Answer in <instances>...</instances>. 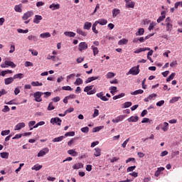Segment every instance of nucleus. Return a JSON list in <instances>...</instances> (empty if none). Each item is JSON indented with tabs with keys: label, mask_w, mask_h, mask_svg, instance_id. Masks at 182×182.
Listing matches in <instances>:
<instances>
[{
	"label": "nucleus",
	"mask_w": 182,
	"mask_h": 182,
	"mask_svg": "<svg viewBox=\"0 0 182 182\" xmlns=\"http://www.w3.org/2000/svg\"><path fill=\"white\" fill-rule=\"evenodd\" d=\"M129 43V40L127 38H122L118 42V45H127Z\"/></svg>",
	"instance_id": "nucleus-36"
},
{
	"label": "nucleus",
	"mask_w": 182,
	"mask_h": 182,
	"mask_svg": "<svg viewBox=\"0 0 182 182\" xmlns=\"http://www.w3.org/2000/svg\"><path fill=\"white\" fill-rule=\"evenodd\" d=\"M151 120L149 118H143L141 123H151Z\"/></svg>",
	"instance_id": "nucleus-64"
},
{
	"label": "nucleus",
	"mask_w": 182,
	"mask_h": 182,
	"mask_svg": "<svg viewBox=\"0 0 182 182\" xmlns=\"http://www.w3.org/2000/svg\"><path fill=\"white\" fill-rule=\"evenodd\" d=\"M25 126L26 124L24 122H20L16 125L14 130H21V129H23Z\"/></svg>",
	"instance_id": "nucleus-20"
},
{
	"label": "nucleus",
	"mask_w": 182,
	"mask_h": 182,
	"mask_svg": "<svg viewBox=\"0 0 182 182\" xmlns=\"http://www.w3.org/2000/svg\"><path fill=\"white\" fill-rule=\"evenodd\" d=\"M127 122L129 123H136V122H139V117L138 116H132L129 118L127 119Z\"/></svg>",
	"instance_id": "nucleus-12"
},
{
	"label": "nucleus",
	"mask_w": 182,
	"mask_h": 182,
	"mask_svg": "<svg viewBox=\"0 0 182 182\" xmlns=\"http://www.w3.org/2000/svg\"><path fill=\"white\" fill-rule=\"evenodd\" d=\"M49 9H51V11H56V9H60V4H55L54 3H53L51 5L49 6Z\"/></svg>",
	"instance_id": "nucleus-15"
},
{
	"label": "nucleus",
	"mask_w": 182,
	"mask_h": 182,
	"mask_svg": "<svg viewBox=\"0 0 182 182\" xmlns=\"http://www.w3.org/2000/svg\"><path fill=\"white\" fill-rule=\"evenodd\" d=\"M155 26H157V23H156L155 21L151 22L149 24V26L148 28L149 31H153V29H154Z\"/></svg>",
	"instance_id": "nucleus-34"
},
{
	"label": "nucleus",
	"mask_w": 182,
	"mask_h": 182,
	"mask_svg": "<svg viewBox=\"0 0 182 182\" xmlns=\"http://www.w3.org/2000/svg\"><path fill=\"white\" fill-rule=\"evenodd\" d=\"M86 49H87V44L86 43V42H82L79 44L78 50H80V52H82V50H86Z\"/></svg>",
	"instance_id": "nucleus-9"
},
{
	"label": "nucleus",
	"mask_w": 182,
	"mask_h": 182,
	"mask_svg": "<svg viewBox=\"0 0 182 182\" xmlns=\"http://www.w3.org/2000/svg\"><path fill=\"white\" fill-rule=\"evenodd\" d=\"M97 25H101L102 26H105V25H107V20L104 18H100L97 21H95Z\"/></svg>",
	"instance_id": "nucleus-10"
},
{
	"label": "nucleus",
	"mask_w": 182,
	"mask_h": 182,
	"mask_svg": "<svg viewBox=\"0 0 182 182\" xmlns=\"http://www.w3.org/2000/svg\"><path fill=\"white\" fill-rule=\"evenodd\" d=\"M14 77H9L6 79H4V84L6 85H11V83H14Z\"/></svg>",
	"instance_id": "nucleus-17"
},
{
	"label": "nucleus",
	"mask_w": 182,
	"mask_h": 182,
	"mask_svg": "<svg viewBox=\"0 0 182 182\" xmlns=\"http://www.w3.org/2000/svg\"><path fill=\"white\" fill-rule=\"evenodd\" d=\"M21 93V87H17L14 90V95L16 96H18Z\"/></svg>",
	"instance_id": "nucleus-57"
},
{
	"label": "nucleus",
	"mask_w": 182,
	"mask_h": 182,
	"mask_svg": "<svg viewBox=\"0 0 182 182\" xmlns=\"http://www.w3.org/2000/svg\"><path fill=\"white\" fill-rule=\"evenodd\" d=\"M42 19H43L42 16H41V15H36L34 16L33 22V23L38 24V23H41V21H42Z\"/></svg>",
	"instance_id": "nucleus-13"
},
{
	"label": "nucleus",
	"mask_w": 182,
	"mask_h": 182,
	"mask_svg": "<svg viewBox=\"0 0 182 182\" xmlns=\"http://www.w3.org/2000/svg\"><path fill=\"white\" fill-rule=\"evenodd\" d=\"M90 28H92V23L86 21L84 23L83 29H85V31H90Z\"/></svg>",
	"instance_id": "nucleus-21"
},
{
	"label": "nucleus",
	"mask_w": 182,
	"mask_h": 182,
	"mask_svg": "<svg viewBox=\"0 0 182 182\" xmlns=\"http://www.w3.org/2000/svg\"><path fill=\"white\" fill-rule=\"evenodd\" d=\"M17 32L18 33H28V32H29V30H28V29L23 30L22 28H18Z\"/></svg>",
	"instance_id": "nucleus-54"
},
{
	"label": "nucleus",
	"mask_w": 182,
	"mask_h": 182,
	"mask_svg": "<svg viewBox=\"0 0 182 182\" xmlns=\"http://www.w3.org/2000/svg\"><path fill=\"white\" fill-rule=\"evenodd\" d=\"M165 26L166 32H171L173 31V21L170 17H167L165 19Z\"/></svg>",
	"instance_id": "nucleus-1"
},
{
	"label": "nucleus",
	"mask_w": 182,
	"mask_h": 182,
	"mask_svg": "<svg viewBox=\"0 0 182 182\" xmlns=\"http://www.w3.org/2000/svg\"><path fill=\"white\" fill-rule=\"evenodd\" d=\"M42 95H43V92L39 91L36 92L33 94V97L35 98L36 102L38 103H41V102H42Z\"/></svg>",
	"instance_id": "nucleus-4"
},
{
	"label": "nucleus",
	"mask_w": 182,
	"mask_h": 182,
	"mask_svg": "<svg viewBox=\"0 0 182 182\" xmlns=\"http://www.w3.org/2000/svg\"><path fill=\"white\" fill-rule=\"evenodd\" d=\"M27 39L28 41H33L34 42H36L38 41V37L35 36L30 35L27 37Z\"/></svg>",
	"instance_id": "nucleus-45"
},
{
	"label": "nucleus",
	"mask_w": 182,
	"mask_h": 182,
	"mask_svg": "<svg viewBox=\"0 0 182 182\" xmlns=\"http://www.w3.org/2000/svg\"><path fill=\"white\" fill-rule=\"evenodd\" d=\"M136 169V166H129L127 168V173H130V171H133L134 170Z\"/></svg>",
	"instance_id": "nucleus-62"
},
{
	"label": "nucleus",
	"mask_w": 182,
	"mask_h": 182,
	"mask_svg": "<svg viewBox=\"0 0 182 182\" xmlns=\"http://www.w3.org/2000/svg\"><path fill=\"white\" fill-rule=\"evenodd\" d=\"M68 154H70V156H73V157L77 156V152L76 151V149H70L68 151Z\"/></svg>",
	"instance_id": "nucleus-24"
},
{
	"label": "nucleus",
	"mask_w": 182,
	"mask_h": 182,
	"mask_svg": "<svg viewBox=\"0 0 182 182\" xmlns=\"http://www.w3.org/2000/svg\"><path fill=\"white\" fill-rule=\"evenodd\" d=\"M94 85H88L84 88V92L87 93V95H95L96 93V90L93 89ZM93 89V90H92Z\"/></svg>",
	"instance_id": "nucleus-3"
},
{
	"label": "nucleus",
	"mask_w": 182,
	"mask_h": 182,
	"mask_svg": "<svg viewBox=\"0 0 182 182\" xmlns=\"http://www.w3.org/2000/svg\"><path fill=\"white\" fill-rule=\"evenodd\" d=\"M81 132L82 133H89V128L87 127L81 128Z\"/></svg>",
	"instance_id": "nucleus-63"
},
{
	"label": "nucleus",
	"mask_w": 182,
	"mask_h": 182,
	"mask_svg": "<svg viewBox=\"0 0 182 182\" xmlns=\"http://www.w3.org/2000/svg\"><path fill=\"white\" fill-rule=\"evenodd\" d=\"M47 109H48L49 112H50V110L55 109V107L53 106V102H50V103L48 104V106Z\"/></svg>",
	"instance_id": "nucleus-55"
},
{
	"label": "nucleus",
	"mask_w": 182,
	"mask_h": 182,
	"mask_svg": "<svg viewBox=\"0 0 182 182\" xmlns=\"http://www.w3.org/2000/svg\"><path fill=\"white\" fill-rule=\"evenodd\" d=\"M144 92V91L143 90H137L134 92H132L130 94L132 96H136V95H143Z\"/></svg>",
	"instance_id": "nucleus-28"
},
{
	"label": "nucleus",
	"mask_w": 182,
	"mask_h": 182,
	"mask_svg": "<svg viewBox=\"0 0 182 182\" xmlns=\"http://www.w3.org/2000/svg\"><path fill=\"white\" fill-rule=\"evenodd\" d=\"M9 110H11V109H9V107H8L7 105H5L4 108L1 110V112H3V113H8Z\"/></svg>",
	"instance_id": "nucleus-60"
},
{
	"label": "nucleus",
	"mask_w": 182,
	"mask_h": 182,
	"mask_svg": "<svg viewBox=\"0 0 182 182\" xmlns=\"http://www.w3.org/2000/svg\"><path fill=\"white\" fill-rule=\"evenodd\" d=\"M63 139H65V136H60L54 138L53 139V143H59V141H62V140H63Z\"/></svg>",
	"instance_id": "nucleus-32"
},
{
	"label": "nucleus",
	"mask_w": 182,
	"mask_h": 182,
	"mask_svg": "<svg viewBox=\"0 0 182 182\" xmlns=\"http://www.w3.org/2000/svg\"><path fill=\"white\" fill-rule=\"evenodd\" d=\"M161 171H164V167H159L157 168L154 173L155 177H159Z\"/></svg>",
	"instance_id": "nucleus-27"
},
{
	"label": "nucleus",
	"mask_w": 182,
	"mask_h": 182,
	"mask_svg": "<svg viewBox=\"0 0 182 182\" xmlns=\"http://www.w3.org/2000/svg\"><path fill=\"white\" fill-rule=\"evenodd\" d=\"M5 63H6L7 68L9 66H10V68H16V65H15V63H14V62H12V61L5 60Z\"/></svg>",
	"instance_id": "nucleus-29"
},
{
	"label": "nucleus",
	"mask_w": 182,
	"mask_h": 182,
	"mask_svg": "<svg viewBox=\"0 0 182 182\" xmlns=\"http://www.w3.org/2000/svg\"><path fill=\"white\" fill-rule=\"evenodd\" d=\"M97 79H99V77H90L85 81V83L87 85V83L93 82V80H97Z\"/></svg>",
	"instance_id": "nucleus-26"
},
{
	"label": "nucleus",
	"mask_w": 182,
	"mask_h": 182,
	"mask_svg": "<svg viewBox=\"0 0 182 182\" xmlns=\"http://www.w3.org/2000/svg\"><path fill=\"white\" fill-rule=\"evenodd\" d=\"M140 73V65H136L134 67H132L128 73H127V76H129V75H133L134 76H136Z\"/></svg>",
	"instance_id": "nucleus-2"
},
{
	"label": "nucleus",
	"mask_w": 182,
	"mask_h": 182,
	"mask_svg": "<svg viewBox=\"0 0 182 182\" xmlns=\"http://www.w3.org/2000/svg\"><path fill=\"white\" fill-rule=\"evenodd\" d=\"M74 85H75V86H80V85H83V80H82L80 77L77 78L74 82Z\"/></svg>",
	"instance_id": "nucleus-30"
},
{
	"label": "nucleus",
	"mask_w": 182,
	"mask_h": 182,
	"mask_svg": "<svg viewBox=\"0 0 182 182\" xmlns=\"http://www.w3.org/2000/svg\"><path fill=\"white\" fill-rule=\"evenodd\" d=\"M73 170H79V168H83V164L77 163L73 166Z\"/></svg>",
	"instance_id": "nucleus-25"
},
{
	"label": "nucleus",
	"mask_w": 182,
	"mask_h": 182,
	"mask_svg": "<svg viewBox=\"0 0 182 182\" xmlns=\"http://www.w3.org/2000/svg\"><path fill=\"white\" fill-rule=\"evenodd\" d=\"M133 105L132 102H126L122 105V109H127V107H130Z\"/></svg>",
	"instance_id": "nucleus-33"
},
{
	"label": "nucleus",
	"mask_w": 182,
	"mask_h": 182,
	"mask_svg": "<svg viewBox=\"0 0 182 182\" xmlns=\"http://www.w3.org/2000/svg\"><path fill=\"white\" fill-rule=\"evenodd\" d=\"M75 136V132H70L65 134L64 137H73Z\"/></svg>",
	"instance_id": "nucleus-53"
},
{
	"label": "nucleus",
	"mask_w": 182,
	"mask_h": 182,
	"mask_svg": "<svg viewBox=\"0 0 182 182\" xmlns=\"http://www.w3.org/2000/svg\"><path fill=\"white\" fill-rule=\"evenodd\" d=\"M28 52L31 53V55H33V56H38V51L36 50H33V49H28Z\"/></svg>",
	"instance_id": "nucleus-52"
},
{
	"label": "nucleus",
	"mask_w": 182,
	"mask_h": 182,
	"mask_svg": "<svg viewBox=\"0 0 182 182\" xmlns=\"http://www.w3.org/2000/svg\"><path fill=\"white\" fill-rule=\"evenodd\" d=\"M166 19V12L164 11L161 13V16L158 18L156 20L158 23H160V22H163Z\"/></svg>",
	"instance_id": "nucleus-11"
},
{
	"label": "nucleus",
	"mask_w": 182,
	"mask_h": 182,
	"mask_svg": "<svg viewBox=\"0 0 182 182\" xmlns=\"http://www.w3.org/2000/svg\"><path fill=\"white\" fill-rule=\"evenodd\" d=\"M9 133H11V130L8 129V130L1 131V136H8Z\"/></svg>",
	"instance_id": "nucleus-58"
},
{
	"label": "nucleus",
	"mask_w": 182,
	"mask_h": 182,
	"mask_svg": "<svg viewBox=\"0 0 182 182\" xmlns=\"http://www.w3.org/2000/svg\"><path fill=\"white\" fill-rule=\"evenodd\" d=\"M97 97H98V99H100L101 100H102V102H108L109 98H107L106 96H105V93L103 92H100L96 94Z\"/></svg>",
	"instance_id": "nucleus-7"
},
{
	"label": "nucleus",
	"mask_w": 182,
	"mask_h": 182,
	"mask_svg": "<svg viewBox=\"0 0 182 182\" xmlns=\"http://www.w3.org/2000/svg\"><path fill=\"white\" fill-rule=\"evenodd\" d=\"M110 93L114 96L116 92H117V87H109Z\"/></svg>",
	"instance_id": "nucleus-42"
},
{
	"label": "nucleus",
	"mask_w": 182,
	"mask_h": 182,
	"mask_svg": "<svg viewBox=\"0 0 182 182\" xmlns=\"http://www.w3.org/2000/svg\"><path fill=\"white\" fill-rule=\"evenodd\" d=\"M104 128H105L104 126L96 127L93 128L92 133H97L100 130H102Z\"/></svg>",
	"instance_id": "nucleus-40"
},
{
	"label": "nucleus",
	"mask_w": 182,
	"mask_h": 182,
	"mask_svg": "<svg viewBox=\"0 0 182 182\" xmlns=\"http://www.w3.org/2000/svg\"><path fill=\"white\" fill-rule=\"evenodd\" d=\"M119 14H120V11L118 9H114L112 10V16L114 18H116V16H117V15H119Z\"/></svg>",
	"instance_id": "nucleus-39"
},
{
	"label": "nucleus",
	"mask_w": 182,
	"mask_h": 182,
	"mask_svg": "<svg viewBox=\"0 0 182 182\" xmlns=\"http://www.w3.org/2000/svg\"><path fill=\"white\" fill-rule=\"evenodd\" d=\"M50 36L51 35L49 32H46L40 34V38H41V39H46L48 38H50Z\"/></svg>",
	"instance_id": "nucleus-23"
},
{
	"label": "nucleus",
	"mask_w": 182,
	"mask_h": 182,
	"mask_svg": "<svg viewBox=\"0 0 182 182\" xmlns=\"http://www.w3.org/2000/svg\"><path fill=\"white\" fill-rule=\"evenodd\" d=\"M153 97H157V94L153 93L149 95L147 97L144 98V102H150V100H153Z\"/></svg>",
	"instance_id": "nucleus-19"
},
{
	"label": "nucleus",
	"mask_w": 182,
	"mask_h": 182,
	"mask_svg": "<svg viewBox=\"0 0 182 182\" xmlns=\"http://www.w3.org/2000/svg\"><path fill=\"white\" fill-rule=\"evenodd\" d=\"M124 115H119L115 119H112L113 123H119V122H122L124 119Z\"/></svg>",
	"instance_id": "nucleus-14"
},
{
	"label": "nucleus",
	"mask_w": 182,
	"mask_h": 182,
	"mask_svg": "<svg viewBox=\"0 0 182 182\" xmlns=\"http://www.w3.org/2000/svg\"><path fill=\"white\" fill-rule=\"evenodd\" d=\"M13 78L14 79H23V74L18 73L14 75Z\"/></svg>",
	"instance_id": "nucleus-44"
},
{
	"label": "nucleus",
	"mask_w": 182,
	"mask_h": 182,
	"mask_svg": "<svg viewBox=\"0 0 182 182\" xmlns=\"http://www.w3.org/2000/svg\"><path fill=\"white\" fill-rule=\"evenodd\" d=\"M50 123L51 124H58V126H60V124H62V119L59 117L52 118L50 119Z\"/></svg>",
	"instance_id": "nucleus-8"
},
{
	"label": "nucleus",
	"mask_w": 182,
	"mask_h": 182,
	"mask_svg": "<svg viewBox=\"0 0 182 182\" xmlns=\"http://www.w3.org/2000/svg\"><path fill=\"white\" fill-rule=\"evenodd\" d=\"M159 126H161V130H163V132H167L168 130V122H165L163 124H159Z\"/></svg>",
	"instance_id": "nucleus-16"
},
{
	"label": "nucleus",
	"mask_w": 182,
	"mask_h": 182,
	"mask_svg": "<svg viewBox=\"0 0 182 182\" xmlns=\"http://www.w3.org/2000/svg\"><path fill=\"white\" fill-rule=\"evenodd\" d=\"M43 84H42V82H39V81H33L31 82V85H33V87H36V86H43Z\"/></svg>",
	"instance_id": "nucleus-46"
},
{
	"label": "nucleus",
	"mask_w": 182,
	"mask_h": 182,
	"mask_svg": "<svg viewBox=\"0 0 182 182\" xmlns=\"http://www.w3.org/2000/svg\"><path fill=\"white\" fill-rule=\"evenodd\" d=\"M0 156L1 157V159H8V157H9V153L1 152L0 153Z\"/></svg>",
	"instance_id": "nucleus-43"
},
{
	"label": "nucleus",
	"mask_w": 182,
	"mask_h": 182,
	"mask_svg": "<svg viewBox=\"0 0 182 182\" xmlns=\"http://www.w3.org/2000/svg\"><path fill=\"white\" fill-rule=\"evenodd\" d=\"M77 33L78 35H81L82 36H86V32L83 31L81 28H77L76 30Z\"/></svg>",
	"instance_id": "nucleus-41"
},
{
	"label": "nucleus",
	"mask_w": 182,
	"mask_h": 182,
	"mask_svg": "<svg viewBox=\"0 0 182 182\" xmlns=\"http://www.w3.org/2000/svg\"><path fill=\"white\" fill-rule=\"evenodd\" d=\"M63 90H68L70 92H72L73 90V88H72L70 86H63L62 87Z\"/></svg>",
	"instance_id": "nucleus-59"
},
{
	"label": "nucleus",
	"mask_w": 182,
	"mask_h": 182,
	"mask_svg": "<svg viewBox=\"0 0 182 182\" xmlns=\"http://www.w3.org/2000/svg\"><path fill=\"white\" fill-rule=\"evenodd\" d=\"M49 153V148L46 147L43 149H41L38 153V157H43V156H46Z\"/></svg>",
	"instance_id": "nucleus-5"
},
{
	"label": "nucleus",
	"mask_w": 182,
	"mask_h": 182,
	"mask_svg": "<svg viewBox=\"0 0 182 182\" xmlns=\"http://www.w3.org/2000/svg\"><path fill=\"white\" fill-rule=\"evenodd\" d=\"M97 26V24L95 22H94L92 26V31L95 33V35H97V33H99V31L96 29Z\"/></svg>",
	"instance_id": "nucleus-38"
},
{
	"label": "nucleus",
	"mask_w": 182,
	"mask_h": 182,
	"mask_svg": "<svg viewBox=\"0 0 182 182\" xmlns=\"http://www.w3.org/2000/svg\"><path fill=\"white\" fill-rule=\"evenodd\" d=\"M14 11L18 13L22 12V4L16 5L14 6Z\"/></svg>",
	"instance_id": "nucleus-35"
},
{
	"label": "nucleus",
	"mask_w": 182,
	"mask_h": 182,
	"mask_svg": "<svg viewBox=\"0 0 182 182\" xmlns=\"http://www.w3.org/2000/svg\"><path fill=\"white\" fill-rule=\"evenodd\" d=\"M94 156L95 157H100V156H102V149H100V148H95Z\"/></svg>",
	"instance_id": "nucleus-18"
},
{
	"label": "nucleus",
	"mask_w": 182,
	"mask_h": 182,
	"mask_svg": "<svg viewBox=\"0 0 182 182\" xmlns=\"http://www.w3.org/2000/svg\"><path fill=\"white\" fill-rule=\"evenodd\" d=\"M92 49L93 50V55L94 56H96V55H97V53H99V50L97 49V47H95L94 46H92Z\"/></svg>",
	"instance_id": "nucleus-51"
},
{
	"label": "nucleus",
	"mask_w": 182,
	"mask_h": 182,
	"mask_svg": "<svg viewBox=\"0 0 182 182\" xmlns=\"http://www.w3.org/2000/svg\"><path fill=\"white\" fill-rule=\"evenodd\" d=\"M97 116H99V109H94V113L92 114V117H97Z\"/></svg>",
	"instance_id": "nucleus-61"
},
{
	"label": "nucleus",
	"mask_w": 182,
	"mask_h": 182,
	"mask_svg": "<svg viewBox=\"0 0 182 182\" xmlns=\"http://www.w3.org/2000/svg\"><path fill=\"white\" fill-rule=\"evenodd\" d=\"M174 76H176V73H172L166 79V82H171V80H173L174 79Z\"/></svg>",
	"instance_id": "nucleus-48"
},
{
	"label": "nucleus",
	"mask_w": 182,
	"mask_h": 182,
	"mask_svg": "<svg viewBox=\"0 0 182 182\" xmlns=\"http://www.w3.org/2000/svg\"><path fill=\"white\" fill-rule=\"evenodd\" d=\"M134 1H129L126 4V6H127V8H134Z\"/></svg>",
	"instance_id": "nucleus-49"
},
{
	"label": "nucleus",
	"mask_w": 182,
	"mask_h": 182,
	"mask_svg": "<svg viewBox=\"0 0 182 182\" xmlns=\"http://www.w3.org/2000/svg\"><path fill=\"white\" fill-rule=\"evenodd\" d=\"M130 141V138L127 139L122 144V147L123 149H126V146H127V143Z\"/></svg>",
	"instance_id": "nucleus-56"
},
{
	"label": "nucleus",
	"mask_w": 182,
	"mask_h": 182,
	"mask_svg": "<svg viewBox=\"0 0 182 182\" xmlns=\"http://www.w3.org/2000/svg\"><path fill=\"white\" fill-rule=\"evenodd\" d=\"M64 35L68 36V38H75L76 36V33L72 31H65Z\"/></svg>",
	"instance_id": "nucleus-22"
},
{
	"label": "nucleus",
	"mask_w": 182,
	"mask_h": 182,
	"mask_svg": "<svg viewBox=\"0 0 182 182\" xmlns=\"http://www.w3.org/2000/svg\"><path fill=\"white\" fill-rule=\"evenodd\" d=\"M179 99L180 97H173L170 100L169 103H176V102H178Z\"/></svg>",
	"instance_id": "nucleus-47"
},
{
	"label": "nucleus",
	"mask_w": 182,
	"mask_h": 182,
	"mask_svg": "<svg viewBox=\"0 0 182 182\" xmlns=\"http://www.w3.org/2000/svg\"><path fill=\"white\" fill-rule=\"evenodd\" d=\"M31 16H33V11H28L26 13H25L23 16L22 19L23 21H28Z\"/></svg>",
	"instance_id": "nucleus-6"
},
{
	"label": "nucleus",
	"mask_w": 182,
	"mask_h": 182,
	"mask_svg": "<svg viewBox=\"0 0 182 182\" xmlns=\"http://www.w3.org/2000/svg\"><path fill=\"white\" fill-rule=\"evenodd\" d=\"M106 76L107 79H112V77H114L116 75L114 74V73L109 72Z\"/></svg>",
	"instance_id": "nucleus-50"
},
{
	"label": "nucleus",
	"mask_w": 182,
	"mask_h": 182,
	"mask_svg": "<svg viewBox=\"0 0 182 182\" xmlns=\"http://www.w3.org/2000/svg\"><path fill=\"white\" fill-rule=\"evenodd\" d=\"M42 167H43L42 165H39V164H36L31 168V170H35V171H39V170H41Z\"/></svg>",
	"instance_id": "nucleus-31"
},
{
	"label": "nucleus",
	"mask_w": 182,
	"mask_h": 182,
	"mask_svg": "<svg viewBox=\"0 0 182 182\" xmlns=\"http://www.w3.org/2000/svg\"><path fill=\"white\" fill-rule=\"evenodd\" d=\"M136 36H141V35H144V28H141L138 30V31L135 33Z\"/></svg>",
	"instance_id": "nucleus-37"
}]
</instances>
